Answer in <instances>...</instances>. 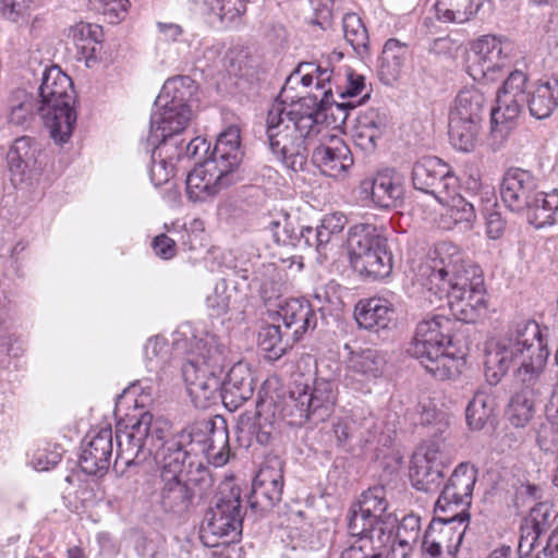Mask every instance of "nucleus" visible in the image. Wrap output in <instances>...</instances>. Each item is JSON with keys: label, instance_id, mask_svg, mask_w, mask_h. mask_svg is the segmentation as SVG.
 <instances>
[{"label": "nucleus", "instance_id": "nucleus-53", "mask_svg": "<svg viewBox=\"0 0 558 558\" xmlns=\"http://www.w3.org/2000/svg\"><path fill=\"white\" fill-rule=\"evenodd\" d=\"M231 295L225 281L215 284L213 291L206 296V306L209 314L221 317L229 312Z\"/></svg>", "mask_w": 558, "mask_h": 558}, {"label": "nucleus", "instance_id": "nucleus-8", "mask_svg": "<svg viewBox=\"0 0 558 558\" xmlns=\"http://www.w3.org/2000/svg\"><path fill=\"white\" fill-rule=\"evenodd\" d=\"M38 95V114L49 130L51 138L58 144L66 143L76 124L71 78L57 65L46 68Z\"/></svg>", "mask_w": 558, "mask_h": 558}, {"label": "nucleus", "instance_id": "nucleus-5", "mask_svg": "<svg viewBox=\"0 0 558 558\" xmlns=\"http://www.w3.org/2000/svg\"><path fill=\"white\" fill-rule=\"evenodd\" d=\"M526 83L527 75L520 70L508 74L490 112L492 135L505 137L526 105L531 116L538 120L548 118L558 108L557 80L541 82L529 93Z\"/></svg>", "mask_w": 558, "mask_h": 558}, {"label": "nucleus", "instance_id": "nucleus-19", "mask_svg": "<svg viewBox=\"0 0 558 558\" xmlns=\"http://www.w3.org/2000/svg\"><path fill=\"white\" fill-rule=\"evenodd\" d=\"M413 186L436 199L444 193L458 190V178L450 167L437 157H424L416 161L412 169Z\"/></svg>", "mask_w": 558, "mask_h": 558}, {"label": "nucleus", "instance_id": "nucleus-55", "mask_svg": "<svg viewBox=\"0 0 558 558\" xmlns=\"http://www.w3.org/2000/svg\"><path fill=\"white\" fill-rule=\"evenodd\" d=\"M174 174V162L163 157L155 156L151 151V165L149 167L150 181L155 186L167 183Z\"/></svg>", "mask_w": 558, "mask_h": 558}, {"label": "nucleus", "instance_id": "nucleus-59", "mask_svg": "<svg viewBox=\"0 0 558 558\" xmlns=\"http://www.w3.org/2000/svg\"><path fill=\"white\" fill-rule=\"evenodd\" d=\"M61 460V454L57 451L47 452L46 449H38L32 458V464L37 471H48L56 466Z\"/></svg>", "mask_w": 558, "mask_h": 558}, {"label": "nucleus", "instance_id": "nucleus-6", "mask_svg": "<svg viewBox=\"0 0 558 558\" xmlns=\"http://www.w3.org/2000/svg\"><path fill=\"white\" fill-rule=\"evenodd\" d=\"M454 325L456 322L445 315L424 317L417 324L408 350L438 380L456 378L463 364L460 357L446 352V348L452 342Z\"/></svg>", "mask_w": 558, "mask_h": 558}, {"label": "nucleus", "instance_id": "nucleus-28", "mask_svg": "<svg viewBox=\"0 0 558 558\" xmlns=\"http://www.w3.org/2000/svg\"><path fill=\"white\" fill-rule=\"evenodd\" d=\"M409 48L398 39H388L378 58L377 72L386 85L393 84L403 73L409 59Z\"/></svg>", "mask_w": 558, "mask_h": 558}, {"label": "nucleus", "instance_id": "nucleus-52", "mask_svg": "<svg viewBox=\"0 0 558 558\" xmlns=\"http://www.w3.org/2000/svg\"><path fill=\"white\" fill-rule=\"evenodd\" d=\"M144 356L149 372L158 373L163 369L169 356L167 341L161 337L149 339L144 347Z\"/></svg>", "mask_w": 558, "mask_h": 558}, {"label": "nucleus", "instance_id": "nucleus-57", "mask_svg": "<svg viewBox=\"0 0 558 558\" xmlns=\"http://www.w3.org/2000/svg\"><path fill=\"white\" fill-rule=\"evenodd\" d=\"M310 3L314 12L312 23L322 28L329 27L333 17L335 0H310Z\"/></svg>", "mask_w": 558, "mask_h": 558}, {"label": "nucleus", "instance_id": "nucleus-24", "mask_svg": "<svg viewBox=\"0 0 558 558\" xmlns=\"http://www.w3.org/2000/svg\"><path fill=\"white\" fill-rule=\"evenodd\" d=\"M360 191L379 208L398 207L404 195L401 178L392 170H384L374 178L363 180Z\"/></svg>", "mask_w": 558, "mask_h": 558}, {"label": "nucleus", "instance_id": "nucleus-14", "mask_svg": "<svg viewBox=\"0 0 558 558\" xmlns=\"http://www.w3.org/2000/svg\"><path fill=\"white\" fill-rule=\"evenodd\" d=\"M388 502L383 486H375L362 493L356 505L350 510L348 529L351 535H375L380 531L391 535L395 519L387 514Z\"/></svg>", "mask_w": 558, "mask_h": 558}, {"label": "nucleus", "instance_id": "nucleus-51", "mask_svg": "<svg viewBox=\"0 0 558 558\" xmlns=\"http://www.w3.org/2000/svg\"><path fill=\"white\" fill-rule=\"evenodd\" d=\"M300 228L286 216L280 220H272L267 230L278 245L296 247L300 246V238H298Z\"/></svg>", "mask_w": 558, "mask_h": 558}, {"label": "nucleus", "instance_id": "nucleus-11", "mask_svg": "<svg viewBox=\"0 0 558 558\" xmlns=\"http://www.w3.org/2000/svg\"><path fill=\"white\" fill-rule=\"evenodd\" d=\"M242 507L239 488L222 490L207 512L201 527V539L207 547L236 542L242 533Z\"/></svg>", "mask_w": 558, "mask_h": 558}, {"label": "nucleus", "instance_id": "nucleus-23", "mask_svg": "<svg viewBox=\"0 0 558 558\" xmlns=\"http://www.w3.org/2000/svg\"><path fill=\"white\" fill-rule=\"evenodd\" d=\"M113 433L110 427L88 435L80 456L81 470L88 475L104 476L111 464Z\"/></svg>", "mask_w": 558, "mask_h": 558}, {"label": "nucleus", "instance_id": "nucleus-10", "mask_svg": "<svg viewBox=\"0 0 558 558\" xmlns=\"http://www.w3.org/2000/svg\"><path fill=\"white\" fill-rule=\"evenodd\" d=\"M480 270L466 262L464 253L452 242L435 245L428 258L418 267L421 284L427 292L444 291L453 281L465 282V277Z\"/></svg>", "mask_w": 558, "mask_h": 558}, {"label": "nucleus", "instance_id": "nucleus-60", "mask_svg": "<svg viewBox=\"0 0 558 558\" xmlns=\"http://www.w3.org/2000/svg\"><path fill=\"white\" fill-rule=\"evenodd\" d=\"M537 444H538L541 450H543L546 453L554 454L555 459L557 458L558 437L556 436L554 427L542 428L537 435Z\"/></svg>", "mask_w": 558, "mask_h": 558}, {"label": "nucleus", "instance_id": "nucleus-22", "mask_svg": "<svg viewBox=\"0 0 558 558\" xmlns=\"http://www.w3.org/2000/svg\"><path fill=\"white\" fill-rule=\"evenodd\" d=\"M312 162L322 174L338 180L344 179L354 163L351 149L337 136L314 148Z\"/></svg>", "mask_w": 558, "mask_h": 558}, {"label": "nucleus", "instance_id": "nucleus-12", "mask_svg": "<svg viewBox=\"0 0 558 558\" xmlns=\"http://www.w3.org/2000/svg\"><path fill=\"white\" fill-rule=\"evenodd\" d=\"M337 400L336 386L323 378L315 379L312 386L296 385L284 402L283 416H291L293 423L325 421Z\"/></svg>", "mask_w": 558, "mask_h": 558}, {"label": "nucleus", "instance_id": "nucleus-43", "mask_svg": "<svg viewBox=\"0 0 558 558\" xmlns=\"http://www.w3.org/2000/svg\"><path fill=\"white\" fill-rule=\"evenodd\" d=\"M421 533V518L415 514H408L400 521L395 542L389 546L390 551L400 558L410 554L412 546L417 543Z\"/></svg>", "mask_w": 558, "mask_h": 558}, {"label": "nucleus", "instance_id": "nucleus-35", "mask_svg": "<svg viewBox=\"0 0 558 558\" xmlns=\"http://www.w3.org/2000/svg\"><path fill=\"white\" fill-rule=\"evenodd\" d=\"M352 267L363 276L372 279L385 278L392 270V255L385 245L366 251L361 256L350 259Z\"/></svg>", "mask_w": 558, "mask_h": 558}, {"label": "nucleus", "instance_id": "nucleus-36", "mask_svg": "<svg viewBox=\"0 0 558 558\" xmlns=\"http://www.w3.org/2000/svg\"><path fill=\"white\" fill-rule=\"evenodd\" d=\"M375 535L359 534V538L343 549L339 558H389V533L379 532Z\"/></svg>", "mask_w": 558, "mask_h": 558}, {"label": "nucleus", "instance_id": "nucleus-56", "mask_svg": "<svg viewBox=\"0 0 558 558\" xmlns=\"http://www.w3.org/2000/svg\"><path fill=\"white\" fill-rule=\"evenodd\" d=\"M283 480L282 461L274 456L268 457L262 463L253 483L276 482Z\"/></svg>", "mask_w": 558, "mask_h": 558}, {"label": "nucleus", "instance_id": "nucleus-49", "mask_svg": "<svg viewBox=\"0 0 558 558\" xmlns=\"http://www.w3.org/2000/svg\"><path fill=\"white\" fill-rule=\"evenodd\" d=\"M283 490V480L252 484V506L271 507L280 501Z\"/></svg>", "mask_w": 558, "mask_h": 558}, {"label": "nucleus", "instance_id": "nucleus-25", "mask_svg": "<svg viewBox=\"0 0 558 558\" xmlns=\"http://www.w3.org/2000/svg\"><path fill=\"white\" fill-rule=\"evenodd\" d=\"M282 320L284 329L290 332L291 340L298 341L317 325V316L311 303L303 299H289L278 304L275 312Z\"/></svg>", "mask_w": 558, "mask_h": 558}, {"label": "nucleus", "instance_id": "nucleus-21", "mask_svg": "<svg viewBox=\"0 0 558 558\" xmlns=\"http://www.w3.org/2000/svg\"><path fill=\"white\" fill-rule=\"evenodd\" d=\"M477 478V470L468 462H461L456 466L451 476L446 482L435 505L437 513L446 512L451 506L471 505L474 485Z\"/></svg>", "mask_w": 558, "mask_h": 558}, {"label": "nucleus", "instance_id": "nucleus-16", "mask_svg": "<svg viewBox=\"0 0 558 558\" xmlns=\"http://www.w3.org/2000/svg\"><path fill=\"white\" fill-rule=\"evenodd\" d=\"M450 462L449 456L439 442L432 441L420 447L411 460L412 485L425 493L437 492L444 477V469Z\"/></svg>", "mask_w": 558, "mask_h": 558}, {"label": "nucleus", "instance_id": "nucleus-47", "mask_svg": "<svg viewBox=\"0 0 558 558\" xmlns=\"http://www.w3.org/2000/svg\"><path fill=\"white\" fill-rule=\"evenodd\" d=\"M342 29L345 40L357 54L363 56L368 52V33L357 14H344L342 17Z\"/></svg>", "mask_w": 558, "mask_h": 558}, {"label": "nucleus", "instance_id": "nucleus-48", "mask_svg": "<svg viewBox=\"0 0 558 558\" xmlns=\"http://www.w3.org/2000/svg\"><path fill=\"white\" fill-rule=\"evenodd\" d=\"M148 145L154 146L155 156L163 157L171 162L183 158V140H179L178 135H166L161 133L149 132L147 138Z\"/></svg>", "mask_w": 558, "mask_h": 558}, {"label": "nucleus", "instance_id": "nucleus-37", "mask_svg": "<svg viewBox=\"0 0 558 558\" xmlns=\"http://www.w3.org/2000/svg\"><path fill=\"white\" fill-rule=\"evenodd\" d=\"M386 243L387 238L383 227L372 223H356L349 229L348 246L350 259L361 256L374 247L379 248V245H385Z\"/></svg>", "mask_w": 558, "mask_h": 558}, {"label": "nucleus", "instance_id": "nucleus-61", "mask_svg": "<svg viewBox=\"0 0 558 558\" xmlns=\"http://www.w3.org/2000/svg\"><path fill=\"white\" fill-rule=\"evenodd\" d=\"M209 147L205 138L194 137L187 144H183V157L202 159L209 153Z\"/></svg>", "mask_w": 558, "mask_h": 558}, {"label": "nucleus", "instance_id": "nucleus-31", "mask_svg": "<svg viewBox=\"0 0 558 558\" xmlns=\"http://www.w3.org/2000/svg\"><path fill=\"white\" fill-rule=\"evenodd\" d=\"M198 86L187 75H178L168 78L155 100V106H167L168 104L186 109H193L196 101Z\"/></svg>", "mask_w": 558, "mask_h": 558}, {"label": "nucleus", "instance_id": "nucleus-40", "mask_svg": "<svg viewBox=\"0 0 558 558\" xmlns=\"http://www.w3.org/2000/svg\"><path fill=\"white\" fill-rule=\"evenodd\" d=\"M483 122L468 121L449 117V138L454 148L469 153L478 145Z\"/></svg>", "mask_w": 558, "mask_h": 558}, {"label": "nucleus", "instance_id": "nucleus-33", "mask_svg": "<svg viewBox=\"0 0 558 558\" xmlns=\"http://www.w3.org/2000/svg\"><path fill=\"white\" fill-rule=\"evenodd\" d=\"M556 518L557 512L546 502L533 507L522 525L519 550L522 551L524 546L533 547L534 543L550 530Z\"/></svg>", "mask_w": 558, "mask_h": 558}, {"label": "nucleus", "instance_id": "nucleus-46", "mask_svg": "<svg viewBox=\"0 0 558 558\" xmlns=\"http://www.w3.org/2000/svg\"><path fill=\"white\" fill-rule=\"evenodd\" d=\"M493 412V398L484 391L475 392L465 410L468 426L473 430H481L486 425Z\"/></svg>", "mask_w": 558, "mask_h": 558}, {"label": "nucleus", "instance_id": "nucleus-38", "mask_svg": "<svg viewBox=\"0 0 558 558\" xmlns=\"http://www.w3.org/2000/svg\"><path fill=\"white\" fill-rule=\"evenodd\" d=\"M39 102L24 89L11 93L8 99V122L15 126H28L38 113Z\"/></svg>", "mask_w": 558, "mask_h": 558}, {"label": "nucleus", "instance_id": "nucleus-20", "mask_svg": "<svg viewBox=\"0 0 558 558\" xmlns=\"http://www.w3.org/2000/svg\"><path fill=\"white\" fill-rule=\"evenodd\" d=\"M232 172L223 171L208 158L198 163L186 177V195L193 202H205L232 183Z\"/></svg>", "mask_w": 558, "mask_h": 558}, {"label": "nucleus", "instance_id": "nucleus-27", "mask_svg": "<svg viewBox=\"0 0 558 558\" xmlns=\"http://www.w3.org/2000/svg\"><path fill=\"white\" fill-rule=\"evenodd\" d=\"M354 317L361 328L379 333L393 324L395 311L388 300L372 298L356 304Z\"/></svg>", "mask_w": 558, "mask_h": 558}, {"label": "nucleus", "instance_id": "nucleus-54", "mask_svg": "<svg viewBox=\"0 0 558 558\" xmlns=\"http://www.w3.org/2000/svg\"><path fill=\"white\" fill-rule=\"evenodd\" d=\"M92 9L106 16L109 23L116 24L124 19L129 0H89Z\"/></svg>", "mask_w": 558, "mask_h": 558}, {"label": "nucleus", "instance_id": "nucleus-18", "mask_svg": "<svg viewBox=\"0 0 558 558\" xmlns=\"http://www.w3.org/2000/svg\"><path fill=\"white\" fill-rule=\"evenodd\" d=\"M387 365L386 353L367 348L351 351L347 360L344 383L352 389L368 392L369 385L380 378Z\"/></svg>", "mask_w": 558, "mask_h": 558}, {"label": "nucleus", "instance_id": "nucleus-64", "mask_svg": "<svg viewBox=\"0 0 558 558\" xmlns=\"http://www.w3.org/2000/svg\"><path fill=\"white\" fill-rule=\"evenodd\" d=\"M156 27L161 38L166 41H177L183 34L182 26L175 23L157 22Z\"/></svg>", "mask_w": 558, "mask_h": 558}, {"label": "nucleus", "instance_id": "nucleus-7", "mask_svg": "<svg viewBox=\"0 0 558 558\" xmlns=\"http://www.w3.org/2000/svg\"><path fill=\"white\" fill-rule=\"evenodd\" d=\"M500 196L509 210L523 215L536 229L558 222V190L538 191L537 179L527 170L508 169L501 181Z\"/></svg>", "mask_w": 558, "mask_h": 558}, {"label": "nucleus", "instance_id": "nucleus-34", "mask_svg": "<svg viewBox=\"0 0 558 558\" xmlns=\"http://www.w3.org/2000/svg\"><path fill=\"white\" fill-rule=\"evenodd\" d=\"M357 145L365 150H373L377 141L389 125V118L385 110L369 108L359 116Z\"/></svg>", "mask_w": 558, "mask_h": 558}, {"label": "nucleus", "instance_id": "nucleus-4", "mask_svg": "<svg viewBox=\"0 0 558 558\" xmlns=\"http://www.w3.org/2000/svg\"><path fill=\"white\" fill-rule=\"evenodd\" d=\"M223 352L214 336L196 342L182 365L186 391L196 408L206 409L218 397L229 411H235L254 393L253 374L246 363H235L221 381Z\"/></svg>", "mask_w": 558, "mask_h": 558}, {"label": "nucleus", "instance_id": "nucleus-26", "mask_svg": "<svg viewBox=\"0 0 558 558\" xmlns=\"http://www.w3.org/2000/svg\"><path fill=\"white\" fill-rule=\"evenodd\" d=\"M469 520L468 511L461 509L449 518L432 521L426 531L436 542H439L442 549L446 548L449 555L454 556L461 545Z\"/></svg>", "mask_w": 558, "mask_h": 558}, {"label": "nucleus", "instance_id": "nucleus-44", "mask_svg": "<svg viewBox=\"0 0 558 558\" xmlns=\"http://www.w3.org/2000/svg\"><path fill=\"white\" fill-rule=\"evenodd\" d=\"M291 335L281 330L280 325L270 324L260 328L258 332V345L266 352L269 360H278L290 347Z\"/></svg>", "mask_w": 558, "mask_h": 558}, {"label": "nucleus", "instance_id": "nucleus-9", "mask_svg": "<svg viewBox=\"0 0 558 558\" xmlns=\"http://www.w3.org/2000/svg\"><path fill=\"white\" fill-rule=\"evenodd\" d=\"M166 444H175L185 453L186 460L195 466L201 475L197 481H204L206 468L198 460L203 453L215 466H222L229 460V433L226 421L221 416L214 420L199 421L169 438L163 437Z\"/></svg>", "mask_w": 558, "mask_h": 558}, {"label": "nucleus", "instance_id": "nucleus-45", "mask_svg": "<svg viewBox=\"0 0 558 558\" xmlns=\"http://www.w3.org/2000/svg\"><path fill=\"white\" fill-rule=\"evenodd\" d=\"M457 191H447L437 201L446 207V215L452 219L454 225L466 223L470 226L476 218L474 206Z\"/></svg>", "mask_w": 558, "mask_h": 558}, {"label": "nucleus", "instance_id": "nucleus-41", "mask_svg": "<svg viewBox=\"0 0 558 558\" xmlns=\"http://www.w3.org/2000/svg\"><path fill=\"white\" fill-rule=\"evenodd\" d=\"M101 27L94 24L80 23L73 28L76 48L88 68L98 61L101 50Z\"/></svg>", "mask_w": 558, "mask_h": 558}, {"label": "nucleus", "instance_id": "nucleus-32", "mask_svg": "<svg viewBox=\"0 0 558 558\" xmlns=\"http://www.w3.org/2000/svg\"><path fill=\"white\" fill-rule=\"evenodd\" d=\"M275 403L272 399H260L256 404V414L254 421L251 418H242L240 422V433L247 434L260 445L269 442L274 433V423L276 413L274 411Z\"/></svg>", "mask_w": 558, "mask_h": 558}, {"label": "nucleus", "instance_id": "nucleus-62", "mask_svg": "<svg viewBox=\"0 0 558 558\" xmlns=\"http://www.w3.org/2000/svg\"><path fill=\"white\" fill-rule=\"evenodd\" d=\"M153 248L155 254L163 259H170L175 255V242L166 234L154 239Z\"/></svg>", "mask_w": 558, "mask_h": 558}, {"label": "nucleus", "instance_id": "nucleus-17", "mask_svg": "<svg viewBox=\"0 0 558 558\" xmlns=\"http://www.w3.org/2000/svg\"><path fill=\"white\" fill-rule=\"evenodd\" d=\"M41 148L29 136L16 138L7 153L10 180L15 186L29 187L41 173Z\"/></svg>", "mask_w": 558, "mask_h": 558}, {"label": "nucleus", "instance_id": "nucleus-39", "mask_svg": "<svg viewBox=\"0 0 558 558\" xmlns=\"http://www.w3.org/2000/svg\"><path fill=\"white\" fill-rule=\"evenodd\" d=\"M486 109V98L482 92L475 88L461 90L454 100L449 117L483 122Z\"/></svg>", "mask_w": 558, "mask_h": 558}, {"label": "nucleus", "instance_id": "nucleus-50", "mask_svg": "<svg viewBox=\"0 0 558 558\" xmlns=\"http://www.w3.org/2000/svg\"><path fill=\"white\" fill-rule=\"evenodd\" d=\"M331 83L332 94L336 93L340 98H353L359 96L365 88V78L363 75L355 74L351 70H347L344 75L333 72Z\"/></svg>", "mask_w": 558, "mask_h": 558}, {"label": "nucleus", "instance_id": "nucleus-3", "mask_svg": "<svg viewBox=\"0 0 558 558\" xmlns=\"http://www.w3.org/2000/svg\"><path fill=\"white\" fill-rule=\"evenodd\" d=\"M166 423L144 412L137 421L124 429L117 427V457L113 470L123 473L133 464L154 456L159 469L156 504L159 509L173 517L184 515L194 499L190 486L195 466L187 461L178 445L163 441Z\"/></svg>", "mask_w": 558, "mask_h": 558}, {"label": "nucleus", "instance_id": "nucleus-63", "mask_svg": "<svg viewBox=\"0 0 558 558\" xmlns=\"http://www.w3.org/2000/svg\"><path fill=\"white\" fill-rule=\"evenodd\" d=\"M320 223L329 233L337 235L343 230L347 223V218L344 215L340 213H333L330 215H326Z\"/></svg>", "mask_w": 558, "mask_h": 558}, {"label": "nucleus", "instance_id": "nucleus-29", "mask_svg": "<svg viewBox=\"0 0 558 558\" xmlns=\"http://www.w3.org/2000/svg\"><path fill=\"white\" fill-rule=\"evenodd\" d=\"M242 158L240 128L229 125L217 137L215 147L208 159L219 163L223 171H233L240 165Z\"/></svg>", "mask_w": 558, "mask_h": 558}, {"label": "nucleus", "instance_id": "nucleus-15", "mask_svg": "<svg viewBox=\"0 0 558 558\" xmlns=\"http://www.w3.org/2000/svg\"><path fill=\"white\" fill-rule=\"evenodd\" d=\"M436 299H448L451 313L460 322L475 323L486 311V291L480 270L465 277V282L453 281L444 291L432 293Z\"/></svg>", "mask_w": 558, "mask_h": 558}, {"label": "nucleus", "instance_id": "nucleus-13", "mask_svg": "<svg viewBox=\"0 0 558 558\" xmlns=\"http://www.w3.org/2000/svg\"><path fill=\"white\" fill-rule=\"evenodd\" d=\"M511 44L495 35H484L474 41L468 72L474 81L494 83L501 80L509 68Z\"/></svg>", "mask_w": 558, "mask_h": 558}, {"label": "nucleus", "instance_id": "nucleus-2", "mask_svg": "<svg viewBox=\"0 0 558 558\" xmlns=\"http://www.w3.org/2000/svg\"><path fill=\"white\" fill-rule=\"evenodd\" d=\"M549 355L547 328L531 319L509 326L488 343L485 377L490 385H497L514 367L517 392L509 405V421L514 427H524L534 416L535 400L547 386Z\"/></svg>", "mask_w": 558, "mask_h": 558}, {"label": "nucleus", "instance_id": "nucleus-30", "mask_svg": "<svg viewBox=\"0 0 558 558\" xmlns=\"http://www.w3.org/2000/svg\"><path fill=\"white\" fill-rule=\"evenodd\" d=\"M193 118V109H186L168 104L167 106H155L150 116L149 132L166 135H179L186 129Z\"/></svg>", "mask_w": 558, "mask_h": 558}, {"label": "nucleus", "instance_id": "nucleus-1", "mask_svg": "<svg viewBox=\"0 0 558 558\" xmlns=\"http://www.w3.org/2000/svg\"><path fill=\"white\" fill-rule=\"evenodd\" d=\"M333 69L328 64L300 63L287 77L281 97L266 117V137L271 154L286 169L304 171L310 145L327 131V107L332 100Z\"/></svg>", "mask_w": 558, "mask_h": 558}, {"label": "nucleus", "instance_id": "nucleus-58", "mask_svg": "<svg viewBox=\"0 0 558 558\" xmlns=\"http://www.w3.org/2000/svg\"><path fill=\"white\" fill-rule=\"evenodd\" d=\"M29 4L31 0H0V11L5 19L16 22L25 15Z\"/></svg>", "mask_w": 558, "mask_h": 558}, {"label": "nucleus", "instance_id": "nucleus-42", "mask_svg": "<svg viewBox=\"0 0 558 558\" xmlns=\"http://www.w3.org/2000/svg\"><path fill=\"white\" fill-rule=\"evenodd\" d=\"M482 4V0H436L434 8L438 20L464 23L478 12Z\"/></svg>", "mask_w": 558, "mask_h": 558}]
</instances>
